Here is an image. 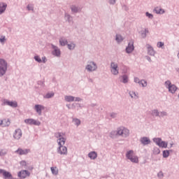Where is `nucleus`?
I'll use <instances>...</instances> for the list:
<instances>
[{
    "instance_id": "ddd939ff",
    "label": "nucleus",
    "mask_w": 179,
    "mask_h": 179,
    "mask_svg": "<svg viewBox=\"0 0 179 179\" xmlns=\"http://www.w3.org/2000/svg\"><path fill=\"white\" fill-rule=\"evenodd\" d=\"M34 110L38 114V115H41L43 110H45V107L41 104H36L34 106Z\"/></svg>"
},
{
    "instance_id": "13d9d810",
    "label": "nucleus",
    "mask_w": 179,
    "mask_h": 179,
    "mask_svg": "<svg viewBox=\"0 0 179 179\" xmlns=\"http://www.w3.org/2000/svg\"><path fill=\"white\" fill-rule=\"evenodd\" d=\"M41 61L43 64H45V62H47V57H43Z\"/></svg>"
},
{
    "instance_id": "8fccbe9b",
    "label": "nucleus",
    "mask_w": 179,
    "mask_h": 179,
    "mask_svg": "<svg viewBox=\"0 0 179 179\" xmlns=\"http://www.w3.org/2000/svg\"><path fill=\"white\" fill-rule=\"evenodd\" d=\"M27 8L28 10H32V11L34 10V7L31 4H29L27 6Z\"/></svg>"
},
{
    "instance_id": "49530a36",
    "label": "nucleus",
    "mask_w": 179,
    "mask_h": 179,
    "mask_svg": "<svg viewBox=\"0 0 179 179\" xmlns=\"http://www.w3.org/2000/svg\"><path fill=\"white\" fill-rule=\"evenodd\" d=\"M5 41H6V38L5 36H1L0 37V43L1 44H5Z\"/></svg>"
},
{
    "instance_id": "0e129e2a",
    "label": "nucleus",
    "mask_w": 179,
    "mask_h": 179,
    "mask_svg": "<svg viewBox=\"0 0 179 179\" xmlns=\"http://www.w3.org/2000/svg\"><path fill=\"white\" fill-rule=\"evenodd\" d=\"M1 125L3 126V120H0V127H1Z\"/></svg>"
},
{
    "instance_id": "a18cd8bd",
    "label": "nucleus",
    "mask_w": 179,
    "mask_h": 179,
    "mask_svg": "<svg viewBox=\"0 0 179 179\" xmlns=\"http://www.w3.org/2000/svg\"><path fill=\"white\" fill-rule=\"evenodd\" d=\"M8 154V150H0V156H5Z\"/></svg>"
},
{
    "instance_id": "7c9ffc66",
    "label": "nucleus",
    "mask_w": 179,
    "mask_h": 179,
    "mask_svg": "<svg viewBox=\"0 0 179 179\" xmlns=\"http://www.w3.org/2000/svg\"><path fill=\"white\" fill-rule=\"evenodd\" d=\"M62 135L65 134L62 132H56L55 133V138H57V139H66L65 138L62 137Z\"/></svg>"
},
{
    "instance_id": "b1692460",
    "label": "nucleus",
    "mask_w": 179,
    "mask_h": 179,
    "mask_svg": "<svg viewBox=\"0 0 179 179\" xmlns=\"http://www.w3.org/2000/svg\"><path fill=\"white\" fill-rule=\"evenodd\" d=\"M64 100L68 103H71L72 101H75V96H71V95H66L64 96Z\"/></svg>"
},
{
    "instance_id": "412c9836",
    "label": "nucleus",
    "mask_w": 179,
    "mask_h": 179,
    "mask_svg": "<svg viewBox=\"0 0 179 179\" xmlns=\"http://www.w3.org/2000/svg\"><path fill=\"white\" fill-rule=\"evenodd\" d=\"M154 12L157 13V15H163L164 13H166L164 9L162 8L161 7H155L154 8Z\"/></svg>"
},
{
    "instance_id": "39448f33",
    "label": "nucleus",
    "mask_w": 179,
    "mask_h": 179,
    "mask_svg": "<svg viewBox=\"0 0 179 179\" xmlns=\"http://www.w3.org/2000/svg\"><path fill=\"white\" fill-rule=\"evenodd\" d=\"M164 85L166 87V89H168L169 93H171L172 94H174V93H176V92H177V86H176V85L172 84L171 81H170L169 80H166L164 83Z\"/></svg>"
},
{
    "instance_id": "6e6d98bb",
    "label": "nucleus",
    "mask_w": 179,
    "mask_h": 179,
    "mask_svg": "<svg viewBox=\"0 0 179 179\" xmlns=\"http://www.w3.org/2000/svg\"><path fill=\"white\" fill-rule=\"evenodd\" d=\"M20 164L22 166V167H26L27 166V163L26 162V161L20 162Z\"/></svg>"
},
{
    "instance_id": "4c0bfd02",
    "label": "nucleus",
    "mask_w": 179,
    "mask_h": 179,
    "mask_svg": "<svg viewBox=\"0 0 179 179\" xmlns=\"http://www.w3.org/2000/svg\"><path fill=\"white\" fill-rule=\"evenodd\" d=\"M67 47H68L69 50H75V48L76 47V45L73 43H71L70 44L67 43Z\"/></svg>"
},
{
    "instance_id": "9b49d317",
    "label": "nucleus",
    "mask_w": 179,
    "mask_h": 179,
    "mask_svg": "<svg viewBox=\"0 0 179 179\" xmlns=\"http://www.w3.org/2000/svg\"><path fill=\"white\" fill-rule=\"evenodd\" d=\"M29 176H30V172H29V171H27V170H22L17 173V177H19V178H22V179H24L27 176L29 177Z\"/></svg>"
},
{
    "instance_id": "2f4dec72",
    "label": "nucleus",
    "mask_w": 179,
    "mask_h": 179,
    "mask_svg": "<svg viewBox=\"0 0 179 179\" xmlns=\"http://www.w3.org/2000/svg\"><path fill=\"white\" fill-rule=\"evenodd\" d=\"M129 96H130V97L131 98V99H135L136 100V99H138V93H136V92H134V91H130L129 92Z\"/></svg>"
},
{
    "instance_id": "338daca9",
    "label": "nucleus",
    "mask_w": 179,
    "mask_h": 179,
    "mask_svg": "<svg viewBox=\"0 0 179 179\" xmlns=\"http://www.w3.org/2000/svg\"><path fill=\"white\" fill-rule=\"evenodd\" d=\"M66 107H67L69 109L71 108V106H70V105H69V104H66Z\"/></svg>"
},
{
    "instance_id": "37998d69",
    "label": "nucleus",
    "mask_w": 179,
    "mask_h": 179,
    "mask_svg": "<svg viewBox=\"0 0 179 179\" xmlns=\"http://www.w3.org/2000/svg\"><path fill=\"white\" fill-rule=\"evenodd\" d=\"M3 127H9V125H10V121H9V120H3Z\"/></svg>"
},
{
    "instance_id": "680f3d73",
    "label": "nucleus",
    "mask_w": 179,
    "mask_h": 179,
    "mask_svg": "<svg viewBox=\"0 0 179 179\" xmlns=\"http://www.w3.org/2000/svg\"><path fill=\"white\" fill-rule=\"evenodd\" d=\"M88 82H90V83H93V79L88 78Z\"/></svg>"
},
{
    "instance_id": "a211bd4d",
    "label": "nucleus",
    "mask_w": 179,
    "mask_h": 179,
    "mask_svg": "<svg viewBox=\"0 0 179 179\" xmlns=\"http://www.w3.org/2000/svg\"><path fill=\"white\" fill-rule=\"evenodd\" d=\"M135 50V47L134 46V41H131L129 43L127 47L126 48V52L127 54H131L132 51Z\"/></svg>"
},
{
    "instance_id": "a19ab883",
    "label": "nucleus",
    "mask_w": 179,
    "mask_h": 179,
    "mask_svg": "<svg viewBox=\"0 0 179 179\" xmlns=\"http://www.w3.org/2000/svg\"><path fill=\"white\" fill-rule=\"evenodd\" d=\"M138 85H141L142 87H146L148 86V82L145 80H141Z\"/></svg>"
},
{
    "instance_id": "393cba45",
    "label": "nucleus",
    "mask_w": 179,
    "mask_h": 179,
    "mask_svg": "<svg viewBox=\"0 0 179 179\" xmlns=\"http://www.w3.org/2000/svg\"><path fill=\"white\" fill-rule=\"evenodd\" d=\"M149 33V29L148 28H145L144 30H141L140 31L141 36L142 38H146V36Z\"/></svg>"
},
{
    "instance_id": "6e6552de",
    "label": "nucleus",
    "mask_w": 179,
    "mask_h": 179,
    "mask_svg": "<svg viewBox=\"0 0 179 179\" xmlns=\"http://www.w3.org/2000/svg\"><path fill=\"white\" fill-rule=\"evenodd\" d=\"M110 72L112 75L117 76L120 73V70L118 69V64L112 62L110 63Z\"/></svg>"
},
{
    "instance_id": "20e7f679",
    "label": "nucleus",
    "mask_w": 179,
    "mask_h": 179,
    "mask_svg": "<svg viewBox=\"0 0 179 179\" xmlns=\"http://www.w3.org/2000/svg\"><path fill=\"white\" fill-rule=\"evenodd\" d=\"M126 157L128 160H130L131 163H139V158H138V156L134 155V150H132L127 152Z\"/></svg>"
},
{
    "instance_id": "72a5a7b5",
    "label": "nucleus",
    "mask_w": 179,
    "mask_h": 179,
    "mask_svg": "<svg viewBox=\"0 0 179 179\" xmlns=\"http://www.w3.org/2000/svg\"><path fill=\"white\" fill-rule=\"evenodd\" d=\"M159 114H160V112H159V110L154 109L152 110L151 115H152V117H159Z\"/></svg>"
},
{
    "instance_id": "dca6fc26",
    "label": "nucleus",
    "mask_w": 179,
    "mask_h": 179,
    "mask_svg": "<svg viewBox=\"0 0 179 179\" xmlns=\"http://www.w3.org/2000/svg\"><path fill=\"white\" fill-rule=\"evenodd\" d=\"M146 47L148 55H150L151 57H155V55H156V51H155L153 47L150 45V44H147Z\"/></svg>"
},
{
    "instance_id": "6ab92c4d",
    "label": "nucleus",
    "mask_w": 179,
    "mask_h": 179,
    "mask_svg": "<svg viewBox=\"0 0 179 179\" xmlns=\"http://www.w3.org/2000/svg\"><path fill=\"white\" fill-rule=\"evenodd\" d=\"M71 10L72 13H79L82 10V8L76 5H71L70 6Z\"/></svg>"
},
{
    "instance_id": "f257e3e1",
    "label": "nucleus",
    "mask_w": 179,
    "mask_h": 179,
    "mask_svg": "<svg viewBox=\"0 0 179 179\" xmlns=\"http://www.w3.org/2000/svg\"><path fill=\"white\" fill-rule=\"evenodd\" d=\"M66 138H59L57 140L58 148H57V152L58 155H68V148L64 146Z\"/></svg>"
},
{
    "instance_id": "7ed1b4c3",
    "label": "nucleus",
    "mask_w": 179,
    "mask_h": 179,
    "mask_svg": "<svg viewBox=\"0 0 179 179\" xmlns=\"http://www.w3.org/2000/svg\"><path fill=\"white\" fill-rule=\"evenodd\" d=\"M8 71V62L5 59L0 58V78L4 76Z\"/></svg>"
},
{
    "instance_id": "cd10ccee",
    "label": "nucleus",
    "mask_w": 179,
    "mask_h": 179,
    "mask_svg": "<svg viewBox=\"0 0 179 179\" xmlns=\"http://www.w3.org/2000/svg\"><path fill=\"white\" fill-rule=\"evenodd\" d=\"M64 19L69 23H71V22H72V20H73V18L72 17V16H71V15H69L66 13L64 14Z\"/></svg>"
},
{
    "instance_id": "f03ea898",
    "label": "nucleus",
    "mask_w": 179,
    "mask_h": 179,
    "mask_svg": "<svg viewBox=\"0 0 179 179\" xmlns=\"http://www.w3.org/2000/svg\"><path fill=\"white\" fill-rule=\"evenodd\" d=\"M99 66H97L96 62H95L94 61L89 60L87 62V65L85 66V71L90 73L92 72H96Z\"/></svg>"
},
{
    "instance_id": "bb28decb",
    "label": "nucleus",
    "mask_w": 179,
    "mask_h": 179,
    "mask_svg": "<svg viewBox=\"0 0 179 179\" xmlns=\"http://www.w3.org/2000/svg\"><path fill=\"white\" fill-rule=\"evenodd\" d=\"M115 41L118 44H120V43H122L124 41V37H122V36H121L120 34H116Z\"/></svg>"
},
{
    "instance_id": "de8ad7c7",
    "label": "nucleus",
    "mask_w": 179,
    "mask_h": 179,
    "mask_svg": "<svg viewBox=\"0 0 179 179\" xmlns=\"http://www.w3.org/2000/svg\"><path fill=\"white\" fill-rule=\"evenodd\" d=\"M145 16L148 17V19H153V14L150 13L149 12L145 13Z\"/></svg>"
},
{
    "instance_id": "f8f14e48",
    "label": "nucleus",
    "mask_w": 179,
    "mask_h": 179,
    "mask_svg": "<svg viewBox=\"0 0 179 179\" xmlns=\"http://www.w3.org/2000/svg\"><path fill=\"white\" fill-rule=\"evenodd\" d=\"M22 135H23L22 132V129H16L13 133V138L14 139H16V141H19V139H20V138H22Z\"/></svg>"
},
{
    "instance_id": "e2e57ef3",
    "label": "nucleus",
    "mask_w": 179,
    "mask_h": 179,
    "mask_svg": "<svg viewBox=\"0 0 179 179\" xmlns=\"http://www.w3.org/2000/svg\"><path fill=\"white\" fill-rule=\"evenodd\" d=\"M91 107H96V103H91Z\"/></svg>"
},
{
    "instance_id": "052dcab7",
    "label": "nucleus",
    "mask_w": 179,
    "mask_h": 179,
    "mask_svg": "<svg viewBox=\"0 0 179 179\" xmlns=\"http://www.w3.org/2000/svg\"><path fill=\"white\" fill-rule=\"evenodd\" d=\"M145 58H146L147 61H148V62H152V59L150 58V57L146 56Z\"/></svg>"
},
{
    "instance_id": "bf43d9fd",
    "label": "nucleus",
    "mask_w": 179,
    "mask_h": 179,
    "mask_svg": "<svg viewBox=\"0 0 179 179\" xmlns=\"http://www.w3.org/2000/svg\"><path fill=\"white\" fill-rule=\"evenodd\" d=\"M82 98H80V97H76L75 99H74V101H82Z\"/></svg>"
},
{
    "instance_id": "c85d7f7f",
    "label": "nucleus",
    "mask_w": 179,
    "mask_h": 179,
    "mask_svg": "<svg viewBox=\"0 0 179 179\" xmlns=\"http://www.w3.org/2000/svg\"><path fill=\"white\" fill-rule=\"evenodd\" d=\"M122 78V83H128L129 80V78L127 76V74H124L121 76Z\"/></svg>"
},
{
    "instance_id": "69168bd1",
    "label": "nucleus",
    "mask_w": 179,
    "mask_h": 179,
    "mask_svg": "<svg viewBox=\"0 0 179 179\" xmlns=\"http://www.w3.org/2000/svg\"><path fill=\"white\" fill-rule=\"evenodd\" d=\"M173 145H174V143H171V144H170V148H169V149H170V148H173Z\"/></svg>"
},
{
    "instance_id": "1a4fd4ad",
    "label": "nucleus",
    "mask_w": 179,
    "mask_h": 179,
    "mask_svg": "<svg viewBox=\"0 0 179 179\" xmlns=\"http://www.w3.org/2000/svg\"><path fill=\"white\" fill-rule=\"evenodd\" d=\"M24 122H25L27 125H35L36 127H40L41 125V122L40 121L33 118L25 119Z\"/></svg>"
},
{
    "instance_id": "3c124183",
    "label": "nucleus",
    "mask_w": 179,
    "mask_h": 179,
    "mask_svg": "<svg viewBox=\"0 0 179 179\" xmlns=\"http://www.w3.org/2000/svg\"><path fill=\"white\" fill-rule=\"evenodd\" d=\"M37 85H38L39 86H42L43 87H44L45 86L44 81H41V80H38L37 82Z\"/></svg>"
},
{
    "instance_id": "a878e982",
    "label": "nucleus",
    "mask_w": 179,
    "mask_h": 179,
    "mask_svg": "<svg viewBox=\"0 0 179 179\" xmlns=\"http://www.w3.org/2000/svg\"><path fill=\"white\" fill-rule=\"evenodd\" d=\"M170 152H173V150H166L162 151V156L164 159H167L170 156Z\"/></svg>"
},
{
    "instance_id": "09e8293b",
    "label": "nucleus",
    "mask_w": 179,
    "mask_h": 179,
    "mask_svg": "<svg viewBox=\"0 0 179 179\" xmlns=\"http://www.w3.org/2000/svg\"><path fill=\"white\" fill-rule=\"evenodd\" d=\"M157 177L158 178H163L164 177V174L163 173V171H159L158 173H157Z\"/></svg>"
},
{
    "instance_id": "423d86ee",
    "label": "nucleus",
    "mask_w": 179,
    "mask_h": 179,
    "mask_svg": "<svg viewBox=\"0 0 179 179\" xmlns=\"http://www.w3.org/2000/svg\"><path fill=\"white\" fill-rule=\"evenodd\" d=\"M118 136H122V138H128L129 136V129L124 127H120L117 128Z\"/></svg>"
},
{
    "instance_id": "aec40b11",
    "label": "nucleus",
    "mask_w": 179,
    "mask_h": 179,
    "mask_svg": "<svg viewBox=\"0 0 179 179\" xmlns=\"http://www.w3.org/2000/svg\"><path fill=\"white\" fill-rule=\"evenodd\" d=\"M59 43L62 47H65V45H68V39H66V38L62 36L59 38Z\"/></svg>"
},
{
    "instance_id": "58836bf2",
    "label": "nucleus",
    "mask_w": 179,
    "mask_h": 179,
    "mask_svg": "<svg viewBox=\"0 0 179 179\" xmlns=\"http://www.w3.org/2000/svg\"><path fill=\"white\" fill-rule=\"evenodd\" d=\"M167 115H169V114L167 113V112L166 111H162V112H159V118H163L164 117H167Z\"/></svg>"
},
{
    "instance_id": "774afa93",
    "label": "nucleus",
    "mask_w": 179,
    "mask_h": 179,
    "mask_svg": "<svg viewBox=\"0 0 179 179\" xmlns=\"http://www.w3.org/2000/svg\"><path fill=\"white\" fill-rule=\"evenodd\" d=\"M0 55H1V52H0Z\"/></svg>"
},
{
    "instance_id": "2eb2a0df",
    "label": "nucleus",
    "mask_w": 179,
    "mask_h": 179,
    "mask_svg": "<svg viewBox=\"0 0 179 179\" xmlns=\"http://www.w3.org/2000/svg\"><path fill=\"white\" fill-rule=\"evenodd\" d=\"M15 153L17 155H20V156H23L26 155L28 153H30V149H22V148H18L17 150L15 151Z\"/></svg>"
},
{
    "instance_id": "9d476101",
    "label": "nucleus",
    "mask_w": 179,
    "mask_h": 179,
    "mask_svg": "<svg viewBox=\"0 0 179 179\" xmlns=\"http://www.w3.org/2000/svg\"><path fill=\"white\" fill-rule=\"evenodd\" d=\"M52 50V55H54L55 57H61V50H59V48L58 46L51 44Z\"/></svg>"
},
{
    "instance_id": "4d7b16f0",
    "label": "nucleus",
    "mask_w": 179,
    "mask_h": 179,
    "mask_svg": "<svg viewBox=\"0 0 179 179\" xmlns=\"http://www.w3.org/2000/svg\"><path fill=\"white\" fill-rule=\"evenodd\" d=\"M117 0H109L110 5H115Z\"/></svg>"
},
{
    "instance_id": "4468645a",
    "label": "nucleus",
    "mask_w": 179,
    "mask_h": 179,
    "mask_svg": "<svg viewBox=\"0 0 179 179\" xmlns=\"http://www.w3.org/2000/svg\"><path fill=\"white\" fill-rule=\"evenodd\" d=\"M140 142L143 146H147V145H150L152 141L149 137L143 136L140 138Z\"/></svg>"
},
{
    "instance_id": "c756f323",
    "label": "nucleus",
    "mask_w": 179,
    "mask_h": 179,
    "mask_svg": "<svg viewBox=\"0 0 179 179\" xmlns=\"http://www.w3.org/2000/svg\"><path fill=\"white\" fill-rule=\"evenodd\" d=\"M116 136H118V129L117 131H112L110 132V138H112V139H114Z\"/></svg>"
},
{
    "instance_id": "864d4df0",
    "label": "nucleus",
    "mask_w": 179,
    "mask_h": 179,
    "mask_svg": "<svg viewBox=\"0 0 179 179\" xmlns=\"http://www.w3.org/2000/svg\"><path fill=\"white\" fill-rule=\"evenodd\" d=\"M134 82L135 83H138V85H139V83L141 82V80H139V78L135 77L134 79Z\"/></svg>"
},
{
    "instance_id": "473e14b6",
    "label": "nucleus",
    "mask_w": 179,
    "mask_h": 179,
    "mask_svg": "<svg viewBox=\"0 0 179 179\" xmlns=\"http://www.w3.org/2000/svg\"><path fill=\"white\" fill-rule=\"evenodd\" d=\"M153 142L156 143L157 146H160V143H162V138H154L152 139Z\"/></svg>"
},
{
    "instance_id": "5701e85b",
    "label": "nucleus",
    "mask_w": 179,
    "mask_h": 179,
    "mask_svg": "<svg viewBox=\"0 0 179 179\" xmlns=\"http://www.w3.org/2000/svg\"><path fill=\"white\" fill-rule=\"evenodd\" d=\"M88 157L91 159V160H96L97 159V152L96 151H92L88 154Z\"/></svg>"
},
{
    "instance_id": "c9c22d12",
    "label": "nucleus",
    "mask_w": 179,
    "mask_h": 179,
    "mask_svg": "<svg viewBox=\"0 0 179 179\" xmlns=\"http://www.w3.org/2000/svg\"><path fill=\"white\" fill-rule=\"evenodd\" d=\"M168 145H169V143L167 142L162 141L161 143L159 145V148L166 149V148H167Z\"/></svg>"
},
{
    "instance_id": "603ef678",
    "label": "nucleus",
    "mask_w": 179,
    "mask_h": 179,
    "mask_svg": "<svg viewBox=\"0 0 179 179\" xmlns=\"http://www.w3.org/2000/svg\"><path fill=\"white\" fill-rule=\"evenodd\" d=\"M164 45V43H163V42H158L157 43L158 48H162V47H163Z\"/></svg>"
},
{
    "instance_id": "f3484780",
    "label": "nucleus",
    "mask_w": 179,
    "mask_h": 179,
    "mask_svg": "<svg viewBox=\"0 0 179 179\" xmlns=\"http://www.w3.org/2000/svg\"><path fill=\"white\" fill-rule=\"evenodd\" d=\"M0 174H3L5 179H13V178L12 173H10V172H8L3 169H0Z\"/></svg>"
},
{
    "instance_id": "f704fd0d",
    "label": "nucleus",
    "mask_w": 179,
    "mask_h": 179,
    "mask_svg": "<svg viewBox=\"0 0 179 179\" xmlns=\"http://www.w3.org/2000/svg\"><path fill=\"white\" fill-rule=\"evenodd\" d=\"M50 170L52 174H53L54 176H58V169H57V167H51Z\"/></svg>"
},
{
    "instance_id": "0eeeda50",
    "label": "nucleus",
    "mask_w": 179,
    "mask_h": 179,
    "mask_svg": "<svg viewBox=\"0 0 179 179\" xmlns=\"http://www.w3.org/2000/svg\"><path fill=\"white\" fill-rule=\"evenodd\" d=\"M1 106H9L10 107H12V108H16L17 107V102L16 101H9L4 99Z\"/></svg>"
},
{
    "instance_id": "e433bc0d",
    "label": "nucleus",
    "mask_w": 179,
    "mask_h": 179,
    "mask_svg": "<svg viewBox=\"0 0 179 179\" xmlns=\"http://www.w3.org/2000/svg\"><path fill=\"white\" fill-rule=\"evenodd\" d=\"M153 155H160V149L157 147H154L152 149Z\"/></svg>"
},
{
    "instance_id": "c03bdc74",
    "label": "nucleus",
    "mask_w": 179,
    "mask_h": 179,
    "mask_svg": "<svg viewBox=\"0 0 179 179\" xmlns=\"http://www.w3.org/2000/svg\"><path fill=\"white\" fill-rule=\"evenodd\" d=\"M34 59H35V61L36 62H38L39 64H41L42 60H41V58L40 57V56L36 55V56L34 57Z\"/></svg>"
},
{
    "instance_id": "79ce46f5",
    "label": "nucleus",
    "mask_w": 179,
    "mask_h": 179,
    "mask_svg": "<svg viewBox=\"0 0 179 179\" xmlns=\"http://www.w3.org/2000/svg\"><path fill=\"white\" fill-rule=\"evenodd\" d=\"M54 92L51 93H47L45 96H43L44 99H52V97L54 96Z\"/></svg>"
},
{
    "instance_id": "ea45409f",
    "label": "nucleus",
    "mask_w": 179,
    "mask_h": 179,
    "mask_svg": "<svg viewBox=\"0 0 179 179\" xmlns=\"http://www.w3.org/2000/svg\"><path fill=\"white\" fill-rule=\"evenodd\" d=\"M73 122H74V124L76 125V127H79L80 125V120L78 118H73Z\"/></svg>"
},
{
    "instance_id": "5fc2aeb1",
    "label": "nucleus",
    "mask_w": 179,
    "mask_h": 179,
    "mask_svg": "<svg viewBox=\"0 0 179 179\" xmlns=\"http://www.w3.org/2000/svg\"><path fill=\"white\" fill-rule=\"evenodd\" d=\"M110 115L111 118H117V113H116L113 112L110 114Z\"/></svg>"
},
{
    "instance_id": "4be33fe9",
    "label": "nucleus",
    "mask_w": 179,
    "mask_h": 179,
    "mask_svg": "<svg viewBox=\"0 0 179 179\" xmlns=\"http://www.w3.org/2000/svg\"><path fill=\"white\" fill-rule=\"evenodd\" d=\"M8 4L5 3H0V15H2V13H5Z\"/></svg>"
}]
</instances>
